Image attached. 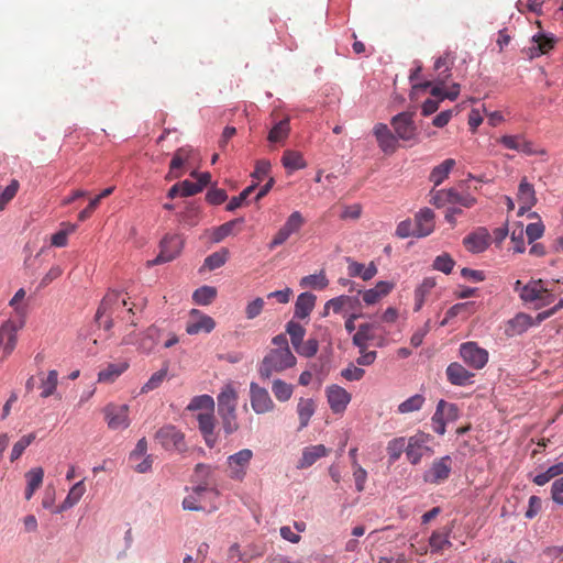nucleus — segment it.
I'll use <instances>...</instances> for the list:
<instances>
[{
	"label": "nucleus",
	"mask_w": 563,
	"mask_h": 563,
	"mask_svg": "<svg viewBox=\"0 0 563 563\" xmlns=\"http://www.w3.org/2000/svg\"><path fill=\"white\" fill-rule=\"evenodd\" d=\"M448 380L455 386H465L471 384L474 373L466 369L462 364L453 362L449 364L445 371Z\"/></svg>",
	"instance_id": "b1692460"
},
{
	"label": "nucleus",
	"mask_w": 563,
	"mask_h": 563,
	"mask_svg": "<svg viewBox=\"0 0 563 563\" xmlns=\"http://www.w3.org/2000/svg\"><path fill=\"white\" fill-rule=\"evenodd\" d=\"M25 320L10 318L0 325V347L7 358L18 344V332L24 327Z\"/></svg>",
	"instance_id": "7ed1b4c3"
},
{
	"label": "nucleus",
	"mask_w": 563,
	"mask_h": 563,
	"mask_svg": "<svg viewBox=\"0 0 563 563\" xmlns=\"http://www.w3.org/2000/svg\"><path fill=\"white\" fill-rule=\"evenodd\" d=\"M454 264V260L448 253H443L434 258L432 267L444 274H450Z\"/></svg>",
	"instance_id": "13d9d810"
},
{
	"label": "nucleus",
	"mask_w": 563,
	"mask_h": 563,
	"mask_svg": "<svg viewBox=\"0 0 563 563\" xmlns=\"http://www.w3.org/2000/svg\"><path fill=\"white\" fill-rule=\"evenodd\" d=\"M283 166L292 172L302 169L307 166L303 156L300 152L287 150L284 152L282 157Z\"/></svg>",
	"instance_id": "ea45409f"
},
{
	"label": "nucleus",
	"mask_w": 563,
	"mask_h": 563,
	"mask_svg": "<svg viewBox=\"0 0 563 563\" xmlns=\"http://www.w3.org/2000/svg\"><path fill=\"white\" fill-rule=\"evenodd\" d=\"M438 404H444V406L441 409L442 417L446 422L455 421L459 418L460 411L457 405L448 402L444 399H441Z\"/></svg>",
	"instance_id": "69168bd1"
},
{
	"label": "nucleus",
	"mask_w": 563,
	"mask_h": 563,
	"mask_svg": "<svg viewBox=\"0 0 563 563\" xmlns=\"http://www.w3.org/2000/svg\"><path fill=\"white\" fill-rule=\"evenodd\" d=\"M228 260V251L221 250L219 252H214L205 260V266L213 271L216 268H219L225 264Z\"/></svg>",
	"instance_id": "4d7b16f0"
},
{
	"label": "nucleus",
	"mask_w": 563,
	"mask_h": 563,
	"mask_svg": "<svg viewBox=\"0 0 563 563\" xmlns=\"http://www.w3.org/2000/svg\"><path fill=\"white\" fill-rule=\"evenodd\" d=\"M453 65V57L450 54H445L440 56L434 63L435 70H442L444 73V77H438L440 84H445L448 79L451 77V67Z\"/></svg>",
	"instance_id": "3c124183"
},
{
	"label": "nucleus",
	"mask_w": 563,
	"mask_h": 563,
	"mask_svg": "<svg viewBox=\"0 0 563 563\" xmlns=\"http://www.w3.org/2000/svg\"><path fill=\"white\" fill-rule=\"evenodd\" d=\"M435 228V214L430 208L420 209L415 216V236L430 235Z\"/></svg>",
	"instance_id": "f3484780"
},
{
	"label": "nucleus",
	"mask_w": 563,
	"mask_h": 563,
	"mask_svg": "<svg viewBox=\"0 0 563 563\" xmlns=\"http://www.w3.org/2000/svg\"><path fill=\"white\" fill-rule=\"evenodd\" d=\"M373 133L376 137L379 148L384 153H394L397 150V137L395 134H393L387 124L377 123L373 129Z\"/></svg>",
	"instance_id": "412c9836"
},
{
	"label": "nucleus",
	"mask_w": 563,
	"mask_h": 563,
	"mask_svg": "<svg viewBox=\"0 0 563 563\" xmlns=\"http://www.w3.org/2000/svg\"><path fill=\"white\" fill-rule=\"evenodd\" d=\"M168 373L167 366L161 368L154 373L150 379L141 387V394H147L154 389H157L163 382L166 379Z\"/></svg>",
	"instance_id": "09e8293b"
},
{
	"label": "nucleus",
	"mask_w": 563,
	"mask_h": 563,
	"mask_svg": "<svg viewBox=\"0 0 563 563\" xmlns=\"http://www.w3.org/2000/svg\"><path fill=\"white\" fill-rule=\"evenodd\" d=\"M155 440L168 451L185 452L187 445L185 434L175 426L167 424L162 427L155 434Z\"/></svg>",
	"instance_id": "39448f33"
},
{
	"label": "nucleus",
	"mask_w": 563,
	"mask_h": 563,
	"mask_svg": "<svg viewBox=\"0 0 563 563\" xmlns=\"http://www.w3.org/2000/svg\"><path fill=\"white\" fill-rule=\"evenodd\" d=\"M44 471L42 467H34L25 474L27 486L25 489V498L29 500L32 498L35 490L40 488L43 483Z\"/></svg>",
	"instance_id": "4c0bfd02"
},
{
	"label": "nucleus",
	"mask_w": 563,
	"mask_h": 563,
	"mask_svg": "<svg viewBox=\"0 0 563 563\" xmlns=\"http://www.w3.org/2000/svg\"><path fill=\"white\" fill-rule=\"evenodd\" d=\"M257 184H252L247 186L239 196L232 197L229 203L227 205L228 211H234L240 208L242 203L247 199V197L255 190Z\"/></svg>",
	"instance_id": "052dcab7"
},
{
	"label": "nucleus",
	"mask_w": 563,
	"mask_h": 563,
	"mask_svg": "<svg viewBox=\"0 0 563 563\" xmlns=\"http://www.w3.org/2000/svg\"><path fill=\"white\" fill-rule=\"evenodd\" d=\"M329 452V449H327L323 444L307 446L302 451V456L299 460L297 467L301 470L308 468L312 464H314L319 459L327 456Z\"/></svg>",
	"instance_id": "bb28decb"
},
{
	"label": "nucleus",
	"mask_w": 563,
	"mask_h": 563,
	"mask_svg": "<svg viewBox=\"0 0 563 563\" xmlns=\"http://www.w3.org/2000/svg\"><path fill=\"white\" fill-rule=\"evenodd\" d=\"M216 328V321L197 309L190 311V317L186 325V332L190 335L200 332L210 333Z\"/></svg>",
	"instance_id": "4468645a"
},
{
	"label": "nucleus",
	"mask_w": 563,
	"mask_h": 563,
	"mask_svg": "<svg viewBox=\"0 0 563 563\" xmlns=\"http://www.w3.org/2000/svg\"><path fill=\"white\" fill-rule=\"evenodd\" d=\"M217 297V289L212 286H202L194 291L192 299L197 305H210Z\"/></svg>",
	"instance_id": "a18cd8bd"
},
{
	"label": "nucleus",
	"mask_w": 563,
	"mask_h": 563,
	"mask_svg": "<svg viewBox=\"0 0 563 563\" xmlns=\"http://www.w3.org/2000/svg\"><path fill=\"white\" fill-rule=\"evenodd\" d=\"M24 297H25V290L23 288H20L9 302V305L14 310V313H15L14 319L25 320L26 307H25V305H22V300L24 299Z\"/></svg>",
	"instance_id": "603ef678"
},
{
	"label": "nucleus",
	"mask_w": 563,
	"mask_h": 563,
	"mask_svg": "<svg viewBox=\"0 0 563 563\" xmlns=\"http://www.w3.org/2000/svg\"><path fill=\"white\" fill-rule=\"evenodd\" d=\"M305 223L306 220L299 211H294L290 213L286 222L282 225V228L269 242V250H274L277 246L284 244L290 238V235L298 233Z\"/></svg>",
	"instance_id": "0eeeda50"
},
{
	"label": "nucleus",
	"mask_w": 563,
	"mask_h": 563,
	"mask_svg": "<svg viewBox=\"0 0 563 563\" xmlns=\"http://www.w3.org/2000/svg\"><path fill=\"white\" fill-rule=\"evenodd\" d=\"M286 333L289 334L291 344L297 350L303 342L306 329L298 322L289 321L286 324Z\"/></svg>",
	"instance_id": "49530a36"
},
{
	"label": "nucleus",
	"mask_w": 563,
	"mask_h": 563,
	"mask_svg": "<svg viewBox=\"0 0 563 563\" xmlns=\"http://www.w3.org/2000/svg\"><path fill=\"white\" fill-rule=\"evenodd\" d=\"M353 477L355 482V488L358 493L365 489V483L367 481V472L363 468L357 461H354Z\"/></svg>",
	"instance_id": "e2e57ef3"
},
{
	"label": "nucleus",
	"mask_w": 563,
	"mask_h": 563,
	"mask_svg": "<svg viewBox=\"0 0 563 563\" xmlns=\"http://www.w3.org/2000/svg\"><path fill=\"white\" fill-rule=\"evenodd\" d=\"M184 240L178 234H167L161 242L159 254L148 265H159L176 258L183 249Z\"/></svg>",
	"instance_id": "1a4fd4ad"
},
{
	"label": "nucleus",
	"mask_w": 563,
	"mask_h": 563,
	"mask_svg": "<svg viewBox=\"0 0 563 563\" xmlns=\"http://www.w3.org/2000/svg\"><path fill=\"white\" fill-rule=\"evenodd\" d=\"M130 408L128 405H118L110 402L102 409L107 426L112 431L124 430L129 428L131 420L129 418Z\"/></svg>",
	"instance_id": "423d86ee"
},
{
	"label": "nucleus",
	"mask_w": 563,
	"mask_h": 563,
	"mask_svg": "<svg viewBox=\"0 0 563 563\" xmlns=\"http://www.w3.org/2000/svg\"><path fill=\"white\" fill-rule=\"evenodd\" d=\"M452 463L450 455L435 459L429 470L424 472L423 481L433 485L445 482L451 475Z\"/></svg>",
	"instance_id": "f8f14e48"
},
{
	"label": "nucleus",
	"mask_w": 563,
	"mask_h": 563,
	"mask_svg": "<svg viewBox=\"0 0 563 563\" xmlns=\"http://www.w3.org/2000/svg\"><path fill=\"white\" fill-rule=\"evenodd\" d=\"M351 301L349 296H339L327 301L324 305V314H328V310L331 308L333 312L340 313L343 308Z\"/></svg>",
	"instance_id": "0e129e2a"
},
{
	"label": "nucleus",
	"mask_w": 563,
	"mask_h": 563,
	"mask_svg": "<svg viewBox=\"0 0 563 563\" xmlns=\"http://www.w3.org/2000/svg\"><path fill=\"white\" fill-rule=\"evenodd\" d=\"M532 324V318L529 314L518 313L507 322L505 332L508 336L520 335Z\"/></svg>",
	"instance_id": "c756f323"
},
{
	"label": "nucleus",
	"mask_w": 563,
	"mask_h": 563,
	"mask_svg": "<svg viewBox=\"0 0 563 563\" xmlns=\"http://www.w3.org/2000/svg\"><path fill=\"white\" fill-rule=\"evenodd\" d=\"M19 188V181L16 179H12L0 195V210H3L7 205L15 197Z\"/></svg>",
	"instance_id": "bf43d9fd"
},
{
	"label": "nucleus",
	"mask_w": 563,
	"mask_h": 563,
	"mask_svg": "<svg viewBox=\"0 0 563 563\" xmlns=\"http://www.w3.org/2000/svg\"><path fill=\"white\" fill-rule=\"evenodd\" d=\"M390 124L396 133L397 140H416L418 131L413 121L412 112H401L391 118Z\"/></svg>",
	"instance_id": "9b49d317"
},
{
	"label": "nucleus",
	"mask_w": 563,
	"mask_h": 563,
	"mask_svg": "<svg viewBox=\"0 0 563 563\" xmlns=\"http://www.w3.org/2000/svg\"><path fill=\"white\" fill-rule=\"evenodd\" d=\"M451 532L452 528L443 527L431 533L429 538L431 553H442L444 550L452 547V542L450 541Z\"/></svg>",
	"instance_id": "a878e982"
},
{
	"label": "nucleus",
	"mask_w": 563,
	"mask_h": 563,
	"mask_svg": "<svg viewBox=\"0 0 563 563\" xmlns=\"http://www.w3.org/2000/svg\"><path fill=\"white\" fill-rule=\"evenodd\" d=\"M455 166L453 158H446L438 166L433 167L430 173L429 180L433 183L434 187L441 185L448 177L450 172Z\"/></svg>",
	"instance_id": "72a5a7b5"
},
{
	"label": "nucleus",
	"mask_w": 563,
	"mask_h": 563,
	"mask_svg": "<svg viewBox=\"0 0 563 563\" xmlns=\"http://www.w3.org/2000/svg\"><path fill=\"white\" fill-rule=\"evenodd\" d=\"M544 224L539 222L529 223L526 228V234L530 243L540 239L544 233Z\"/></svg>",
	"instance_id": "774afa93"
},
{
	"label": "nucleus",
	"mask_w": 563,
	"mask_h": 563,
	"mask_svg": "<svg viewBox=\"0 0 563 563\" xmlns=\"http://www.w3.org/2000/svg\"><path fill=\"white\" fill-rule=\"evenodd\" d=\"M197 420L199 430L205 439L207 446L213 448L218 442V437L214 432L216 419L213 411L198 413Z\"/></svg>",
	"instance_id": "6ab92c4d"
},
{
	"label": "nucleus",
	"mask_w": 563,
	"mask_h": 563,
	"mask_svg": "<svg viewBox=\"0 0 563 563\" xmlns=\"http://www.w3.org/2000/svg\"><path fill=\"white\" fill-rule=\"evenodd\" d=\"M423 404H424V397L420 394H416V395L409 397L408 399H406L405 401H402L398 406V411L400 413H410V412L421 409Z\"/></svg>",
	"instance_id": "8fccbe9b"
},
{
	"label": "nucleus",
	"mask_w": 563,
	"mask_h": 563,
	"mask_svg": "<svg viewBox=\"0 0 563 563\" xmlns=\"http://www.w3.org/2000/svg\"><path fill=\"white\" fill-rule=\"evenodd\" d=\"M318 349V341L316 339H309L306 342H302L296 352L305 357H312L317 354Z\"/></svg>",
	"instance_id": "338daca9"
},
{
	"label": "nucleus",
	"mask_w": 563,
	"mask_h": 563,
	"mask_svg": "<svg viewBox=\"0 0 563 563\" xmlns=\"http://www.w3.org/2000/svg\"><path fill=\"white\" fill-rule=\"evenodd\" d=\"M445 84H440L438 78L435 79V84L432 85V81H424V82H421V84H413L412 87H411V92H410V98L413 99L415 98V93L418 91V90H423V89H427V88H431L430 90V93L432 97L435 98V100H443L445 99V91L443 89Z\"/></svg>",
	"instance_id": "a19ab883"
},
{
	"label": "nucleus",
	"mask_w": 563,
	"mask_h": 563,
	"mask_svg": "<svg viewBox=\"0 0 563 563\" xmlns=\"http://www.w3.org/2000/svg\"><path fill=\"white\" fill-rule=\"evenodd\" d=\"M219 416L221 418L223 431L227 435H230L239 430L240 426L238 422L236 411L235 412H223V413H219Z\"/></svg>",
	"instance_id": "864d4df0"
},
{
	"label": "nucleus",
	"mask_w": 563,
	"mask_h": 563,
	"mask_svg": "<svg viewBox=\"0 0 563 563\" xmlns=\"http://www.w3.org/2000/svg\"><path fill=\"white\" fill-rule=\"evenodd\" d=\"M271 349L258 364L261 378L268 379L274 374L283 373L296 365L297 358L289 349L286 334L280 333L272 339Z\"/></svg>",
	"instance_id": "f257e3e1"
},
{
	"label": "nucleus",
	"mask_w": 563,
	"mask_h": 563,
	"mask_svg": "<svg viewBox=\"0 0 563 563\" xmlns=\"http://www.w3.org/2000/svg\"><path fill=\"white\" fill-rule=\"evenodd\" d=\"M465 249L471 253H482L490 245V234L485 228H477L463 239Z\"/></svg>",
	"instance_id": "dca6fc26"
},
{
	"label": "nucleus",
	"mask_w": 563,
	"mask_h": 563,
	"mask_svg": "<svg viewBox=\"0 0 563 563\" xmlns=\"http://www.w3.org/2000/svg\"><path fill=\"white\" fill-rule=\"evenodd\" d=\"M437 286L434 277H426L420 285L415 289V306L413 311L418 312L423 307L424 302L431 295L432 290Z\"/></svg>",
	"instance_id": "c85d7f7f"
},
{
	"label": "nucleus",
	"mask_w": 563,
	"mask_h": 563,
	"mask_svg": "<svg viewBox=\"0 0 563 563\" xmlns=\"http://www.w3.org/2000/svg\"><path fill=\"white\" fill-rule=\"evenodd\" d=\"M449 203H457L465 208H471L475 205L476 200L468 194H460L456 189H449Z\"/></svg>",
	"instance_id": "6e6d98bb"
},
{
	"label": "nucleus",
	"mask_w": 563,
	"mask_h": 563,
	"mask_svg": "<svg viewBox=\"0 0 563 563\" xmlns=\"http://www.w3.org/2000/svg\"><path fill=\"white\" fill-rule=\"evenodd\" d=\"M443 406H444V404H438L435 412L433 413V416L431 418L433 431L440 435H443L446 431V429H445L446 421L442 417V409H441Z\"/></svg>",
	"instance_id": "680f3d73"
},
{
	"label": "nucleus",
	"mask_w": 563,
	"mask_h": 563,
	"mask_svg": "<svg viewBox=\"0 0 563 563\" xmlns=\"http://www.w3.org/2000/svg\"><path fill=\"white\" fill-rule=\"evenodd\" d=\"M325 394L333 413H343L352 398L351 394L339 385L329 386Z\"/></svg>",
	"instance_id": "2eb2a0df"
},
{
	"label": "nucleus",
	"mask_w": 563,
	"mask_h": 563,
	"mask_svg": "<svg viewBox=\"0 0 563 563\" xmlns=\"http://www.w3.org/2000/svg\"><path fill=\"white\" fill-rule=\"evenodd\" d=\"M126 305V300L120 298V292L115 290L108 291L96 312V321L104 330H110L113 327L112 317Z\"/></svg>",
	"instance_id": "f03ea898"
},
{
	"label": "nucleus",
	"mask_w": 563,
	"mask_h": 563,
	"mask_svg": "<svg viewBox=\"0 0 563 563\" xmlns=\"http://www.w3.org/2000/svg\"><path fill=\"white\" fill-rule=\"evenodd\" d=\"M35 433H29L15 442L11 451L10 460L12 462L18 460L23 454L24 450L35 440Z\"/></svg>",
	"instance_id": "5fc2aeb1"
},
{
	"label": "nucleus",
	"mask_w": 563,
	"mask_h": 563,
	"mask_svg": "<svg viewBox=\"0 0 563 563\" xmlns=\"http://www.w3.org/2000/svg\"><path fill=\"white\" fill-rule=\"evenodd\" d=\"M346 261L349 263L347 273L351 277H361L363 280H369L377 274V267L373 262L365 267L364 264L355 262L350 257Z\"/></svg>",
	"instance_id": "2f4dec72"
},
{
	"label": "nucleus",
	"mask_w": 563,
	"mask_h": 563,
	"mask_svg": "<svg viewBox=\"0 0 563 563\" xmlns=\"http://www.w3.org/2000/svg\"><path fill=\"white\" fill-rule=\"evenodd\" d=\"M213 471L214 470L211 465L203 463L196 465L192 481L197 483V486L195 487V493L197 495H201L203 492L208 490V487L214 483Z\"/></svg>",
	"instance_id": "4be33fe9"
},
{
	"label": "nucleus",
	"mask_w": 563,
	"mask_h": 563,
	"mask_svg": "<svg viewBox=\"0 0 563 563\" xmlns=\"http://www.w3.org/2000/svg\"><path fill=\"white\" fill-rule=\"evenodd\" d=\"M272 391L278 401L285 402L291 398L294 386L278 378L273 382Z\"/></svg>",
	"instance_id": "c03bdc74"
},
{
	"label": "nucleus",
	"mask_w": 563,
	"mask_h": 563,
	"mask_svg": "<svg viewBox=\"0 0 563 563\" xmlns=\"http://www.w3.org/2000/svg\"><path fill=\"white\" fill-rule=\"evenodd\" d=\"M85 492H86V486H85L84 481H79L78 483H76L69 489L68 495L66 496L65 500L60 505V511L75 506L80 500V498L82 497Z\"/></svg>",
	"instance_id": "37998d69"
},
{
	"label": "nucleus",
	"mask_w": 563,
	"mask_h": 563,
	"mask_svg": "<svg viewBox=\"0 0 563 563\" xmlns=\"http://www.w3.org/2000/svg\"><path fill=\"white\" fill-rule=\"evenodd\" d=\"M238 391L232 384H227L217 397L218 413L235 412L238 407Z\"/></svg>",
	"instance_id": "5701e85b"
},
{
	"label": "nucleus",
	"mask_w": 563,
	"mask_h": 563,
	"mask_svg": "<svg viewBox=\"0 0 563 563\" xmlns=\"http://www.w3.org/2000/svg\"><path fill=\"white\" fill-rule=\"evenodd\" d=\"M129 367L126 362L110 363L106 368L99 372L98 380L101 383H113Z\"/></svg>",
	"instance_id": "f704fd0d"
},
{
	"label": "nucleus",
	"mask_w": 563,
	"mask_h": 563,
	"mask_svg": "<svg viewBox=\"0 0 563 563\" xmlns=\"http://www.w3.org/2000/svg\"><path fill=\"white\" fill-rule=\"evenodd\" d=\"M41 397L48 398L55 395L58 385V372L56 369L48 371L47 374L40 373Z\"/></svg>",
	"instance_id": "473e14b6"
},
{
	"label": "nucleus",
	"mask_w": 563,
	"mask_h": 563,
	"mask_svg": "<svg viewBox=\"0 0 563 563\" xmlns=\"http://www.w3.org/2000/svg\"><path fill=\"white\" fill-rule=\"evenodd\" d=\"M374 324L363 323L360 324L356 333L353 335V344L356 345L360 352H363L367 347V342L374 339Z\"/></svg>",
	"instance_id": "58836bf2"
},
{
	"label": "nucleus",
	"mask_w": 563,
	"mask_h": 563,
	"mask_svg": "<svg viewBox=\"0 0 563 563\" xmlns=\"http://www.w3.org/2000/svg\"><path fill=\"white\" fill-rule=\"evenodd\" d=\"M317 297L311 292H302L295 302V317L306 319L314 308Z\"/></svg>",
	"instance_id": "7c9ffc66"
},
{
	"label": "nucleus",
	"mask_w": 563,
	"mask_h": 563,
	"mask_svg": "<svg viewBox=\"0 0 563 563\" xmlns=\"http://www.w3.org/2000/svg\"><path fill=\"white\" fill-rule=\"evenodd\" d=\"M205 409L206 412H210L214 410V400L209 395H200L194 397L189 405L187 406V410L197 411Z\"/></svg>",
	"instance_id": "de8ad7c7"
},
{
	"label": "nucleus",
	"mask_w": 563,
	"mask_h": 563,
	"mask_svg": "<svg viewBox=\"0 0 563 563\" xmlns=\"http://www.w3.org/2000/svg\"><path fill=\"white\" fill-rule=\"evenodd\" d=\"M290 133V119L289 117L284 118L274 124L271 129L267 140L271 143L284 142Z\"/></svg>",
	"instance_id": "c9c22d12"
},
{
	"label": "nucleus",
	"mask_w": 563,
	"mask_h": 563,
	"mask_svg": "<svg viewBox=\"0 0 563 563\" xmlns=\"http://www.w3.org/2000/svg\"><path fill=\"white\" fill-rule=\"evenodd\" d=\"M252 457L253 452L250 449H242L228 456L227 464L229 477L234 481H243Z\"/></svg>",
	"instance_id": "9d476101"
},
{
	"label": "nucleus",
	"mask_w": 563,
	"mask_h": 563,
	"mask_svg": "<svg viewBox=\"0 0 563 563\" xmlns=\"http://www.w3.org/2000/svg\"><path fill=\"white\" fill-rule=\"evenodd\" d=\"M518 200L520 208L518 216H522L527 210L531 209L537 203V197L534 188L527 181V178H522L518 188Z\"/></svg>",
	"instance_id": "393cba45"
},
{
	"label": "nucleus",
	"mask_w": 563,
	"mask_h": 563,
	"mask_svg": "<svg viewBox=\"0 0 563 563\" xmlns=\"http://www.w3.org/2000/svg\"><path fill=\"white\" fill-rule=\"evenodd\" d=\"M460 356L463 362L474 369H482L488 362L487 350L481 347L476 342L468 341L460 345Z\"/></svg>",
	"instance_id": "6e6552de"
},
{
	"label": "nucleus",
	"mask_w": 563,
	"mask_h": 563,
	"mask_svg": "<svg viewBox=\"0 0 563 563\" xmlns=\"http://www.w3.org/2000/svg\"><path fill=\"white\" fill-rule=\"evenodd\" d=\"M250 401L252 409L257 415H264L275 409V404L268 390L255 382L250 384Z\"/></svg>",
	"instance_id": "ddd939ff"
},
{
	"label": "nucleus",
	"mask_w": 563,
	"mask_h": 563,
	"mask_svg": "<svg viewBox=\"0 0 563 563\" xmlns=\"http://www.w3.org/2000/svg\"><path fill=\"white\" fill-rule=\"evenodd\" d=\"M316 410L314 401L311 398H300L297 405V413L300 421L299 429H303L308 426L310 418L313 416Z\"/></svg>",
	"instance_id": "e433bc0d"
},
{
	"label": "nucleus",
	"mask_w": 563,
	"mask_h": 563,
	"mask_svg": "<svg viewBox=\"0 0 563 563\" xmlns=\"http://www.w3.org/2000/svg\"><path fill=\"white\" fill-rule=\"evenodd\" d=\"M520 298L525 302L534 303L537 308L554 301V295L543 286L542 280H531L521 288Z\"/></svg>",
	"instance_id": "20e7f679"
},
{
	"label": "nucleus",
	"mask_w": 563,
	"mask_h": 563,
	"mask_svg": "<svg viewBox=\"0 0 563 563\" xmlns=\"http://www.w3.org/2000/svg\"><path fill=\"white\" fill-rule=\"evenodd\" d=\"M533 45L529 48L530 58L538 57L550 52L555 44V38L544 33H538L532 36Z\"/></svg>",
	"instance_id": "cd10ccee"
},
{
	"label": "nucleus",
	"mask_w": 563,
	"mask_h": 563,
	"mask_svg": "<svg viewBox=\"0 0 563 563\" xmlns=\"http://www.w3.org/2000/svg\"><path fill=\"white\" fill-rule=\"evenodd\" d=\"M428 441L429 434L426 433H418L409 438L408 445L406 449V455L411 464L416 465L421 461L423 456V451L428 450L426 445Z\"/></svg>",
	"instance_id": "aec40b11"
},
{
	"label": "nucleus",
	"mask_w": 563,
	"mask_h": 563,
	"mask_svg": "<svg viewBox=\"0 0 563 563\" xmlns=\"http://www.w3.org/2000/svg\"><path fill=\"white\" fill-rule=\"evenodd\" d=\"M194 156V150L189 146L178 148L170 161L166 179L173 180L183 176L181 167L188 164Z\"/></svg>",
	"instance_id": "a211bd4d"
},
{
	"label": "nucleus",
	"mask_w": 563,
	"mask_h": 563,
	"mask_svg": "<svg viewBox=\"0 0 563 563\" xmlns=\"http://www.w3.org/2000/svg\"><path fill=\"white\" fill-rule=\"evenodd\" d=\"M301 288H313V289H324L329 285V280L325 276L324 271H320L318 274H311L303 276L299 283Z\"/></svg>",
	"instance_id": "79ce46f5"
}]
</instances>
